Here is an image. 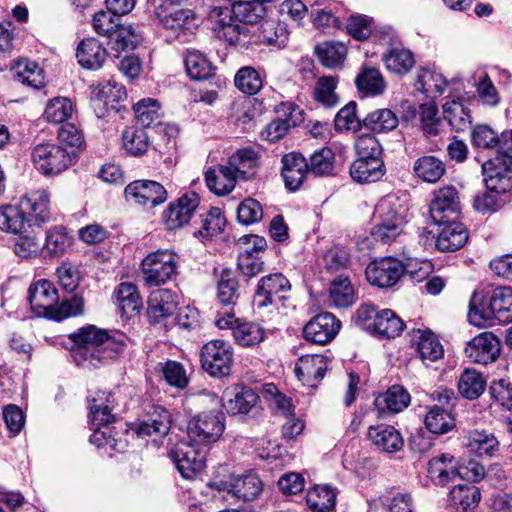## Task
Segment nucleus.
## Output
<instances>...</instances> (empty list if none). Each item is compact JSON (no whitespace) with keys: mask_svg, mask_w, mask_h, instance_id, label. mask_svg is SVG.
<instances>
[{"mask_svg":"<svg viewBox=\"0 0 512 512\" xmlns=\"http://www.w3.org/2000/svg\"><path fill=\"white\" fill-rule=\"evenodd\" d=\"M50 197L46 190H34L25 194L19 205L0 207V230L11 234H24L32 227L50 219Z\"/></svg>","mask_w":512,"mask_h":512,"instance_id":"f257e3e1","label":"nucleus"},{"mask_svg":"<svg viewBox=\"0 0 512 512\" xmlns=\"http://www.w3.org/2000/svg\"><path fill=\"white\" fill-rule=\"evenodd\" d=\"M469 322L477 327L494 326L512 321V288L476 290L469 303Z\"/></svg>","mask_w":512,"mask_h":512,"instance_id":"f03ea898","label":"nucleus"},{"mask_svg":"<svg viewBox=\"0 0 512 512\" xmlns=\"http://www.w3.org/2000/svg\"><path fill=\"white\" fill-rule=\"evenodd\" d=\"M428 477L437 486L460 481H478L484 476V467L476 461L457 465L454 456L443 453L428 462Z\"/></svg>","mask_w":512,"mask_h":512,"instance_id":"7ed1b4c3","label":"nucleus"},{"mask_svg":"<svg viewBox=\"0 0 512 512\" xmlns=\"http://www.w3.org/2000/svg\"><path fill=\"white\" fill-rule=\"evenodd\" d=\"M74 349L91 350L104 346L110 352L132 350L134 340L119 330L108 331L95 325H85L72 333Z\"/></svg>","mask_w":512,"mask_h":512,"instance_id":"20e7f679","label":"nucleus"},{"mask_svg":"<svg viewBox=\"0 0 512 512\" xmlns=\"http://www.w3.org/2000/svg\"><path fill=\"white\" fill-rule=\"evenodd\" d=\"M208 486L215 489L226 501H253L263 490V483L256 473L230 474L223 479H214Z\"/></svg>","mask_w":512,"mask_h":512,"instance_id":"39448f33","label":"nucleus"},{"mask_svg":"<svg viewBox=\"0 0 512 512\" xmlns=\"http://www.w3.org/2000/svg\"><path fill=\"white\" fill-rule=\"evenodd\" d=\"M77 155V151L52 142L36 145L31 153L35 168L45 176L62 173L72 165Z\"/></svg>","mask_w":512,"mask_h":512,"instance_id":"423d86ee","label":"nucleus"},{"mask_svg":"<svg viewBox=\"0 0 512 512\" xmlns=\"http://www.w3.org/2000/svg\"><path fill=\"white\" fill-rule=\"evenodd\" d=\"M178 268V256L170 250L149 253L141 262V274L148 286H160L172 280Z\"/></svg>","mask_w":512,"mask_h":512,"instance_id":"0eeeda50","label":"nucleus"},{"mask_svg":"<svg viewBox=\"0 0 512 512\" xmlns=\"http://www.w3.org/2000/svg\"><path fill=\"white\" fill-rule=\"evenodd\" d=\"M155 19L169 32L170 38L182 43L191 41L199 27V20L190 9H175L168 12L157 8Z\"/></svg>","mask_w":512,"mask_h":512,"instance_id":"6e6552de","label":"nucleus"},{"mask_svg":"<svg viewBox=\"0 0 512 512\" xmlns=\"http://www.w3.org/2000/svg\"><path fill=\"white\" fill-rule=\"evenodd\" d=\"M225 430V414L211 410L197 414L188 423L187 434L191 441L202 445L216 442Z\"/></svg>","mask_w":512,"mask_h":512,"instance_id":"1a4fd4ad","label":"nucleus"},{"mask_svg":"<svg viewBox=\"0 0 512 512\" xmlns=\"http://www.w3.org/2000/svg\"><path fill=\"white\" fill-rule=\"evenodd\" d=\"M207 449L193 441H179L169 451V457L181 476L193 479L206 463Z\"/></svg>","mask_w":512,"mask_h":512,"instance_id":"9d476101","label":"nucleus"},{"mask_svg":"<svg viewBox=\"0 0 512 512\" xmlns=\"http://www.w3.org/2000/svg\"><path fill=\"white\" fill-rule=\"evenodd\" d=\"M238 290L239 284L234 272L230 269H224L217 284V298L222 308L217 312L215 325L220 329H226L237 321L234 305L239 298Z\"/></svg>","mask_w":512,"mask_h":512,"instance_id":"9b49d317","label":"nucleus"},{"mask_svg":"<svg viewBox=\"0 0 512 512\" xmlns=\"http://www.w3.org/2000/svg\"><path fill=\"white\" fill-rule=\"evenodd\" d=\"M290 281L282 273H272L263 276L257 284L253 305L257 308H264L269 305L279 308L285 306L286 294L290 292Z\"/></svg>","mask_w":512,"mask_h":512,"instance_id":"f8f14e48","label":"nucleus"},{"mask_svg":"<svg viewBox=\"0 0 512 512\" xmlns=\"http://www.w3.org/2000/svg\"><path fill=\"white\" fill-rule=\"evenodd\" d=\"M512 153L495 155L482 163L487 190L505 194L512 188Z\"/></svg>","mask_w":512,"mask_h":512,"instance_id":"ddd939ff","label":"nucleus"},{"mask_svg":"<svg viewBox=\"0 0 512 512\" xmlns=\"http://www.w3.org/2000/svg\"><path fill=\"white\" fill-rule=\"evenodd\" d=\"M171 413L163 406L150 404L145 408L143 419L135 427L141 437H153V441L164 438L171 428Z\"/></svg>","mask_w":512,"mask_h":512,"instance_id":"4468645a","label":"nucleus"},{"mask_svg":"<svg viewBox=\"0 0 512 512\" xmlns=\"http://www.w3.org/2000/svg\"><path fill=\"white\" fill-rule=\"evenodd\" d=\"M460 211L459 193L454 186H444L434 191L429 206L430 217L434 223L457 220Z\"/></svg>","mask_w":512,"mask_h":512,"instance_id":"2eb2a0df","label":"nucleus"},{"mask_svg":"<svg viewBox=\"0 0 512 512\" xmlns=\"http://www.w3.org/2000/svg\"><path fill=\"white\" fill-rule=\"evenodd\" d=\"M365 274L372 285L387 288L395 285L405 275V265L396 258L385 257L370 263Z\"/></svg>","mask_w":512,"mask_h":512,"instance_id":"dca6fc26","label":"nucleus"},{"mask_svg":"<svg viewBox=\"0 0 512 512\" xmlns=\"http://www.w3.org/2000/svg\"><path fill=\"white\" fill-rule=\"evenodd\" d=\"M221 400L229 415H247L256 407L259 396L251 387L234 384L225 388Z\"/></svg>","mask_w":512,"mask_h":512,"instance_id":"f3484780","label":"nucleus"},{"mask_svg":"<svg viewBox=\"0 0 512 512\" xmlns=\"http://www.w3.org/2000/svg\"><path fill=\"white\" fill-rule=\"evenodd\" d=\"M125 197L145 207H155L167 199V191L162 184L152 180H136L125 188Z\"/></svg>","mask_w":512,"mask_h":512,"instance_id":"a211bd4d","label":"nucleus"},{"mask_svg":"<svg viewBox=\"0 0 512 512\" xmlns=\"http://www.w3.org/2000/svg\"><path fill=\"white\" fill-rule=\"evenodd\" d=\"M341 322L328 312L313 317L303 328V335L308 342L325 345L338 334Z\"/></svg>","mask_w":512,"mask_h":512,"instance_id":"6ab92c4d","label":"nucleus"},{"mask_svg":"<svg viewBox=\"0 0 512 512\" xmlns=\"http://www.w3.org/2000/svg\"><path fill=\"white\" fill-rule=\"evenodd\" d=\"M409 200V194L405 191L389 193L378 201L373 217L384 218L390 222L405 225L409 211Z\"/></svg>","mask_w":512,"mask_h":512,"instance_id":"aec40b11","label":"nucleus"},{"mask_svg":"<svg viewBox=\"0 0 512 512\" xmlns=\"http://www.w3.org/2000/svg\"><path fill=\"white\" fill-rule=\"evenodd\" d=\"M199 196L195 192L185 193L171 202L164 212L168 230H175L188 224L199 206Z\"/></svg>","mask_w":512,"mask_h":512,"instance_id":"412c9836","label":"nucleus"},{"mask_svg":"<svg viewBox=\"0 0 512 512\" xmlns=\"http://www.w3.org/2000/svg\"><path fill=\"white\" fill-rule=\"evenodd\" d=\"M28 301L37 317L48 319L53 306L59 301L58 291L52 282L41 279L30 285Z\"/></svg>","mask_w":512,"mask_h":512,"instance_id":"4be33fe9","label":"nucleus"},{"mask_svg":"<svg viewBox=\"0 0 512 512\" xmlns=\"http://www.w3.org/2000/svg\"><path fill=\"white\" fill-rule=\"evenodd\" d=\"M311 7L313 23L318 29L330 32L341 27V18H344L346 14L342 3L330 0H315Z\"/></svg>","mask_w":512,"mask_h":512,"instance_id":"5701e85b","label":"nucleus"},{"mask_svg":"<svg viewBox=\"0 0 512 512\" xmlns=\"http://www.w3.org/2000/svg\"><path fill=\"white\" fill-rule=\"evenodd\" d=\"M281 176L285 187L297 191L310 175L307 159L298 152H290L281 158Z\"/></svg>","mask_w":512,"mask_h":512,"instance_id":"b1692460","label":"nucleus"},{"mask_svg":"<svg viewBox=\"0 0 512 512\" xmlns=\"http://www.w3.org/2000/svg\"><path fill=\"white\" fill-rule=\"evenodd\" d=\"M327 370L323 354H303L295 365V374L302 385L315 389Z\"/></svg>","mask_w":512,"mask_h":512,"instance_id":"393cba45","label":"nucleus"},{"mask_svg":"<svg viewBox=\"0 0 512 512\" xmlns=\"http://www.w3.org/2000/svg\"><path fill=\"white\" fill-rule=\"evenodd\" d=\"M509 140H512V130L504 131L499 136L496 131L485 124L475 126L471 132V142L474 147L495 150V155L512 153L507 149L509 145H504Z\"/></svg>","mask_w":512,"mask_h":512,"instance_id":"a878e982","label":"nucleus"},{"mask_svg":"<svg viewBox=\"0 0 512 512\" xmlns=\"http://www.w3.org/2000/svg\"><path fill=\"white\" fill-rule=\"evenodd\" d=\"M214 31L219 39L225 40L239 50L252 49V27L241 24L231 17L228 22H225L224 19L219 20Z\"/></svg>","mask_w":512,"mask_h":512,"instance_id":"bb28decb","label":"nucleus"},{"mask_svg":"<svg viewBox=\"0 0 512 512\" xmlns=\"http://www.w3.org/2000/svg\"><path fill=\"white\" fill-rule=\"evenodd\" d=\"M441 227L436 237V247L441 252H454L462 248L468 241V230L463 223L450 220L436 223Z\"/></svg>","mask_w":512,"mask_h":512,"instance_id":"cd10ccee","label":"nucleus"},{"mask_svg":"<svg viewBox=\"0 0 512 512\" xmlns=\"http://www.w3.org/2000/svg\"><path fill=\"white\" fill-rule=\"evenodd\" d=\"M179 304V295L170 289H157L148 298L147 316L153 323L174 314Z\"/></svg>","mask_w":512,"mask_h":512,"instance_id":"c85d7f7f","label":"nucleus"},{"mask_svg":"<svg viewBox=\"0 0 512 512\" xmlns=\"http://www.w3.org/2000/svg\"><path fill=\"white\" fill-rule=\"evenodd\" d=\"M259 166V155L251 147L237 150L229 157L225 165L226 173L234 174L237 180L247 181L251 179Z\"/></svg>","mask_w":512,"mask_h":512,"instance_id":"c756f323","label":"nucleus"},{"mask_svg":"<svg viewBox=\"0 0 512 512\" xmlns=\"http://www.w3.org/2000/svg\"><path fill=\"white\" fill-rule=\"evenodd\" d=\"M252 49L254 46L266 44L277 48L285 47L288 31L284 23L275 20H264L260 27H252Z\"/></svg>","mask_w":512,"mask_h":512,"instance_id":"7c9ffc66","label":"nucleus"},{"mask_svg":"<svg viewBox=\"0 0 512 512\" xmlns=\"http://www.w3.org/2000/svg\"><path fill=\"white\" fill-rule=\"evenodd\" d=\"M386 173L383 158H361L354 160L349 167L353 181L359 184L374 183L382 179Z\"/></svg>","mask_w":512,"mask_h":512,"instance_id":"2f4dec72","label":"nucleus"},{"mask_svg":"<svg viewBox=\"0 0 512 512\" xmlns=\"http://www.w3.org/2000/svg\"><path fill=\"white\" fill-rule=\"evenodd\" d=\"M473 481L457 483L450 490L448 503L456 512H473L481 499V493Z\"/></svg>","mask_w":512,"mask_h":512,"instance_id":"473e14b6","label":"nucleus"},{"mask_svg":"<svg viewBox=\"0 0 512 512\" xmlns=\"http://www.w3.org/2000/svg\"><path fill=\"white\" fill-rule=\"evenodd\" d=\"M367 436L372 444L382 452L395 453L404 446L401 433L394 426L388 424L370 426Z\"/></svg>","mask_w":512,"mask_h":512,"instance_id":"72a5a7b5","label":"nucleus"},{"mask_svg":"<svg viewBox=\"0 0 512 512\" xmlns=\"http://www.w3.org/2000/svg\"><path fill=\"white\" fill-rule=\"evenodd\" d=\"M108 52L95 38H85L77 46L76 58L81 67L87 70H98L103 67Z\"/></svg>","mask_w":512,"mask_h":512,"instance_id":"f704fd0d","label":"nucleus"},{"mask_svg":"<svg viewBox=\"0 0 512 512\" xmlns=\"http://www.w3.org/2000/svg\"><path fill=\"white\" fill-rule=\"evenodd\" d=\"M150 134H152L150 141L153 148L165 157L164 162L170 160L177 147L178 127L170 123H161L153 127Z\"/></svg>","mask_w":512,"mask_h":512,"instance_id":"c9c22d12","label":"nucleus"},{"mask_svg":"<svg viewBox=\"0 0 512 512\" xmlns=\"http://www.w3.org/2000/svg\"><path fill=\"white\" fill-rule=\"evenodd\" d=\"M121 317L130 318L137 314L142 307V299L137 286L133 283H120L113 293Z\"/></svg>","mask_w":512,"mask_h":512,"instance_id":"e433bc0d","label":"nucleus"},{"mask_svg":"<svg viewBox=\"0 0 512 512\" xmlns=\"http://www.w3.org/2000/svg\"><path fill=\"white\" fill-rule=\"evenodd\" d=\"M411 397L401 385H392L386 392L378 395L374 405L380 412L399 413L408 407Z\"/></svg>","mask_w":512,"mask_h":512,"instance_id":"4c0bfd02","label":"nucleus"},{"mask_svg":"<svg viewBox=\"0 0 512 512\" xmlns=\"http://www.w3.org/2000/svg\"><path fill=\"white\" fill-rule=\"evenodd\" d=\"M355 85L360 94L365 97L379 96L386 89L385 79L379 69L364 66L355 78Z\"/></svg>","mask_w":512,"mask_h":512,"instance_id":"58836bf2","label":"nucleus"},{"mask_svg":"<svg viewBox=\"0 0 512 512\" xmlns=\"http://www.w3.org/2000/svg\"><path fill=\"white\" fill-rule=\"evenodd\" d=\"M152 134L150 131L140 127H127L121 137L122 148L127 154L139 157L144 155L151 145Z\"/></svg>","mask_w":512,"mask_h":512,"instance_id":"ea45409f","label":"nucleus"},{"mask_svg":"<svg viewBox=\"0 0 512 512\" xmlns=\"http://www.w3.org/2000/svg\"><path fill=\"white\" fill-rule=\"evenodd\" d=\"M407 109L410 118H414L419 113L422 129L426 134L436 136L440 133L443 121L437 116L438 109L434 102L423 103L418 108L408 103ZM406 119H409L408 115Z\"/></svg>","mask_w":512,"mask_h":512,"instance_id":"a19ab883","label":"nucleus"},{"mask_svg":"<svg viewBox=\"0 0 512 512\" xmlns=\"http://www.w3.org/2000/svg\"><path fill=\"white\" fill-rule=\"evenodd\" d=\"M413 171L423 182L434 184L446 173V165L436 156L423 155L414 162Z\"/></svg>","mask_w":512,"mask_h":512,"instance_id":"79ce46f5","label":"nucleus"},{"mask_svg":"<svg viewBox=\"0 0 512 512\" xmlns=\"http://www.w3.org/2000/svg\"><path fill=\"white\" fill-rule=\"evenodd\" d=\"M134 113L137 124L148 131L161 124L160 103L153 98H145L137 102L134 107Z\"/></svg>","mask_w":512,"mask_h":512,"instance_id":"37998d69","label":"nucleus"},{"mask_svg":"<svg viewBox=\"0 0 512 512\" xmlns=\"http://www.w3.org/2000/svg\"><path fill=\"white\" fill-rule=\"evenodd\" d=\"M446 84V80L441 73L421 68L417 73L415 88L427 98L435 99L443 94Z\"/></svg>","mask_w":512,"mask_h":512,"instance_id":"c03bdc74","label":"nucleus"},{"mask_svg":"<svg viewBox=\"0 0 512 512\" xmlns=\"http://www.w3.org/2000/svg\"><path fill=\"white\" fill-rule=\"evenodd\" d=\"M371 332L380 338H395L399 336L404 329V322L390 309H384L376 316L375 322H372Z\"/></svg>","mask_w":512,"mask_h":512,"instance_id":"a18cd8bd","label":"nucleus"},{"mask_svg":"<svg viewBox=\"0 0 512 512\" xmlns=\"http://www.w3.org/2000/svg\"><path fill=\"white\" fill-rule=\"evenodd\" d=\"M397 115L388 108L377 109L362 119L364 128L374 133H387L397 128Z\"/></svg>","mask_w":512,"mask_h":512,"instance_id":"49530a36","label":"nucleus"},{"mask_svg":"<svg viewBox=\"0 0 512 512\" xmlns=\"http://www.w3.org/2000/svg\"><path fill=\"white\" fill-rule=\"evenodd\" d=\"M265 8L260 2L252 0H236L231 7V18L249 27H253L263 18Z\"/></svg>","mask_w":512,"mask_h":512,"instance_id":"de8ad7c7","label":"nucleus"},{"mask_svg":"<svg viewBox=\"0 0 512 512\" xmlns=\"http://www.w3.org/2000/svg\"><path fill=\"white\" fill-rule=\"evenodd\" d=\"M184 65L188 76L193 80H205L212 75L211 62L198 50H186Z\"/></svg>","mask_w":512,"mask_h":512,"instance_id":"09e8293b","label":"nucleus"},{"mask_svg":"<svg viewBox=\"0 0 512 512\" xmlns=\"http://www.w3.org/2000/svg\"><path fill=\"white\" fill-rule=\"evenodd\" d=\"M315 53L325 67L338 68L344 63L347 47L341 42L327 41L317 44Z\"/></svg>","mask_w":512,"mask_h":512,"instance_id":"8fccbe9b","label":"nucleus"},{"mask_svg":"<svg viewBox=\"0 0 512 512\" xmlns=\"http://www.w3.org/2000/svg\"><path fill=\"white\" fill-rule=\"evenodd\" d=\"M112 402V394L106 392H99L97 397L92 399L90 414L94 426L105 427L115 420V416L112 414Z\"/></svg>","mask_w":512,"mask_h":512,"instance_id":"3c124183","label":"nucleus"},{"mask_svg":"<svg viewBox=\"0 0 512 512\" xmlns=\"http://www.w3.org/2000/svg\"><path fill=\"white\" fill-rule=\"evenodd\" d=\"M486 387V380L481 373L473 369H465L458 380L460 395L468 400L480 397Z\"/></svg>","mask_w":512,"mask_h":512,"instance_id":"603ef678","label":"nucleus"},{"mask_svg":"<svg viewBox=\"0 0 512 512\" xmlns=\"http://www.w3.org/2000/svg\"><path fill=\"white\" fill-rule=\"evenodd\" d=\"M307 161L310 174L316 177L333 175L335 154L331 148L322 147L315 150Z\"/></svg>","mask_w":512,"mask_h":512,"instance_id":"864d4df0","label":"nucleus"},{"mask_svg":"<svg viewBox=\"0 0 512 512\" xmlns=\"http://www.w3.org/2000/svg\"><path fill=\"white\" fill-rule=\"evenodd\" d=\"M233 330L232 334L235 341L242 347H254L263 341L264 331L255 323L243 322L238 320L229 327Z\"/></svg>","mask_w":512,"mask_h":512,"instance_id":"5fc2aeb1","label":"nucleus"},{"mask_svg":"<svg viewBox=\"0 0 512 512\" xmlns=\"http://www.w3.org/2000/svg\"><path fill=\"white\" fill-rule=\"evenodd\" d=\"M205 181L208 189L218 196H223L230 193L236 184V177L234 174H228L225 171V165H221L218 171L209 169L205 173Z\"/></svg>","mask_w":512,"mask_h":512,"instance_id":"6e6d98bb","label":"nucleus"},{"mask_svg":"<svg viewBox=\"0 0 512 512\" xmlns=\"http://www.w3.org/2000/svg\"><path fill=\"white\" fill-rule=\"evenodd\" d=\"M444 120L456 131H464L471 124L470 110L461 101L452 100L443 105Z\"/></svg>","mask_w":512,"mask_h":512,"instance_id":"4d7b16f0","label":"nucleus"},{"mask_svg":"<svg viewBox=\"0 0 512 512\" xmlns=\"http://www.w3.org/2000/svg\"><path fill=\"white\" fill-rule=\"evenodd\" d=\"M425 426L431 433L442 435L455 427V419L450 412L434 405L426 414Z\"/></svg>","mask_w":512,"mask_h":512,"instance_id":"13d9d810","label":"nucleus"},{"mask_svg":"<svg viewBox=\"0 0 512 512\" xmlns=\"http://www.w3.org/2000/svg\"><path fill=\"white\" fill-rule=\"evenodd\" d=\"M306 502L312 512H331L336 503V494L328 486H316L306 495Z\"/></svg>","mask_w":512,"mask_h":512,"instance_id":"bf43d9fd","label":"nucleus"},{"mask_svg":"<svg viewBox=\"0 0 512 512\" xmlns=\"http://www.w3.org/2000/svg\"><path fill=\"white\" fill-rule=\"evenodd\" d=\"M330 300L338 308H346L354 303V287L348 277L339 275L332 281L330 285Z\"/></svg>","mask_w":512,"mask_h":512,"instance_id":"052dcab7","label":"nucleus"},{"mask_svg":"<svg viewBox=\"0 0 512 512\" xmlns=\"http://www.w3.org/2000/svg\"><path fill=\"white\" fill-rule=\"evenodd\" d=\"M202 368L212 377L223 378L231 373L232 354H200Z\"/></svg>","mask_w":512,"mask_h":512,"instance_id":"680f3d73","label":"nucleus"},{"mask_svg":"<svg viewBox=\"0 0 512 512\" xmlns=\"http://www.w3.org/2000/svg\"><path fill=\"white\" fill-rule=\"evenodd\" d=\"M15 70L16 78L22 84L35 90L45 86L43 70L37 63L28 60H21L16 64Z\"/></svg>","mask_w":512,"mask_h":512,"instance_id":"e2e57ef3","label":"nucleus"},{"mask_svg":"<svg viewBox=\"0 0 512 512\" xmlns=\"http://www.w3.org/2000/svg\"><path fill=\"white\" fill-rule=\"evenodd\" d=\"M409 337L416 352H444L438 336L429 328L412 329Z\"/></svg>","mask_w":512,"mask_h":512,"instance_id":"0e129e2a","label":"nucleus"},{"mask_svg":"<svg viewBox=\"0 0 512 512\" xmlns=\"http://www.w3.org/2000/svg\"><path fill=\"white\" fill-rule=\"evenodd\" d=\"M383 61L388 70L396 74H406L415 64L412 52L405 48H391L383 56Z\"/></svg>","mask_w":512,"mask_h":512,"instance_id":"69168bd1","label":"nucleus"},{"mask_svg":"<svg viewBox=\"0 0 512 512\" xmlns=\"http://www.w3.org/2000/svg\"><path fill=\"white\" fill-rule=\"evenodd\" d=\"M337 76L320 77L314 88V99L324 107L332 108L339 102V97L335 90L338 85Z\"/></svg>","mask_w":512,"mask_h":512,"instance_id":"338daca9","label":"nucleus"},{"mask_svg":"<svg viewBox=\"0 0 512 512\" xmlns=\"http://www.w3.org/2000/svg\"><path fill=\"white\" fill-rule=\"evenodd\" d=\"M235 86L244 94L254 95L263 87L260 72L252 66L241 67L234 77Z\"/></svg>","mask_w":512,"mask_h":512,"instance_id":"774afa93","label":"nucleus"}]
</instances>
